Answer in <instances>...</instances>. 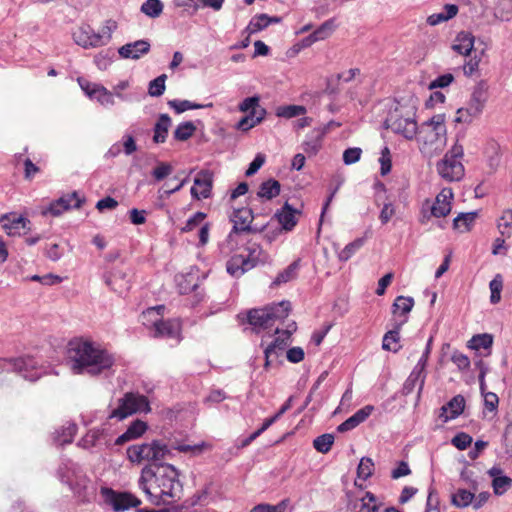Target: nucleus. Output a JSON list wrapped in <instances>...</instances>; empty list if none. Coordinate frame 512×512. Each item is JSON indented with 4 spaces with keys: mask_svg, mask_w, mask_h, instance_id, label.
<instances>
[{
    "mask_svg": "<svg viewBox=\"0 0 512 512\" xmlns=\"http://www.w3.org/2000/svg\"><path fill=\"white\" fill-rule=\"evenodd\" d=\"M486 102L485 92L480 86H476L473 89L471 98L466 107L459 108L457 114L459 115L456 119L458 122H470L473 117H477L481 114L484 104Z\"/></svg>",
    "mask_w": 512,
    "mask_h": 512,
    "instance_id": "f8f14e48",
    "label": "nucleus"
},
{
    "mask_svg": "<svg viewBox=\"0 0 512 512\" xmlns=\"http://www.w3.org/2000/svg\"><path fill=\"white\" fill-rule=\"evenodd\" d=\"M147 430V425L141 420L134 421L127 430L117 437L115 445H122L128 441L134 440L142 436Z\"/></svg>",
    "mask_w": 512,
    "mask_h": 512,
    "instance_id": "bb28decb",
    "label": "nucleus"
},
{
    "mask_svg": "<svg viewBox=\"0 0 512 512\" xmlns=\"http://www.w3.org/2000/svg\"><path fill=\"white\" fill-rule=\"evenodd\" d=\"M454 81V76L451 73H446L443 75L438 76L436 79H434L430 84L429 88H445L449 86Z\"/></svg>",
    "mask_w": 512,
    "mask_h": 512,
    "instance_id": "338daca9",
    "label": "nucleus"
},
{
    "mask_svg": "<svg viewBox=\"0 0 512 512\" xmlns=\"http://www.w3.org/2000/svg\"><path fill=\"white\" fill-rule=\"evenodd\" d=\"M254 219V215L251 209L249 208H239L235 209L230 216V220L233 223V227L230 233L227 236V242L231 249H234L238 242L236 237L243 233H257L262 232L266 229V226L262 228L253 227L252 221Z\"/></svg>",
    "mask_w": 512,
    "mask_h": 512,
    "instance_id": "0eeeda50",
    "label": "nucleus"
},
{
    "mask_svg": "<svg viewBox=\"0 0 512 512\" xmlns=\"http://www.w3.org/2000/svg\"><path fill=\"white\" fill-rule=\"evenodd\" d=\"M335 27L336 25L334 19H329L322 23L315 31H313V34L317 41L325 40L332 34V32L335 30Z\"/></svg>",
    "mask_w": 512,
    "mask_h": 512,
    "instance_id": "864d4df0",
    "label": "nucleus"
},
{
    "mask_svg": "<svg viewBox=\"0 0 512 512\" xmlns=\"http://www.w3.org/2000/svg\"><path fill=\"white\" fill-rule=\"evenodd\" d=\"M196 129L192 121L182 122L174 130L173 137L177 141H187L194 135Z\"/></svg>",
    "mask_w": 512,
    "mask_h": 512,
    "instance_id": "58836bf2",
    "label": "nucleus"
},
{
    "mask_svg": "<svg viewBox=\"0 0 512 512\" xmlns=\"http://www.w3.org/2000/svg\"><path fill=\"white\" fill-rule=\"evenodd\" d=\"M334 440L335 438L333 434L325 433L314 439L313 447L316 451L326 454L331 450Z\"/></svg>",
    "mask_w": 512,
    "mask_h": 512,
    "instance_id": "37998d69",
    "label": "nucleus"
},
{
    "mask_svg": "<svg viewBox=\"0 0 512 512\" xmlns=\"http://www.w3.org/2000/svg\"><path fill=\"white\" fill-rule=\"evenodd\" d=\"M27 223H29V221L26 218L17 217L14 218L10 223H4L3 228L5 229L8 235L14 236L16 234H20L19 230L21 228L25 229Z\"/></svg>",
    "mask_w": 512,
    "mask_h": 512,
    "instance_id": "5fc2aeb1",
    "label": "nucleus"
},
{
    "mask_svg": "<svg viewBox=\"0 0 512 512\" xmlns=\"http://www.w3.org/2000/svg\"><path fill=\"white\" fill-rule=\"evenodd\" d=\"M463 156V146L455 143L436 164L439 176L447 182L460 181L465 175Z\"/></svg>",
    "mask_w": 512,
    "mask_h": 512,
    "instance_id": "39448f33",
    "label": "nucleus"
},
{
    "mask_svg": "<svg viewBox=\"0 0 512 512\" xmlns=\"http://www.w3.org/2000/svg\"><path fill=\"white\" fill-rule=\"evenodd\" d=\"M477 212L461 213L453 220V228L460 231H469L477 218Z\"/></svg>",
    "mask_w": 512,
    "mask_h": 512,
    "instance_id": "4c0bfd02",
    "label": "nucleus"
},
{
    "mask_svg": "<svg viewBox=\"0 0 512 512\" xmlns=\"http://www.w3.org/2000/svg\"><path fill=\"white\" fill-rule=\"evenodd\" d=\"M300 267V260H295L282 272H280L273 281V285L278 286L287 283L296 278Z\"/></svg>",
    "mask_w": 512,
    "mask_h": 512,
    "instance_id": "c9c22d12",
    "label": "nucleus"
},
{
    "mask_svg": "<svg viewBox=\"0 0 512 512\" xmlns=\"http://www.w3.org/2000/svg\"><path fill=\"white\" fill-rule=\"evenodd\" d=\"M489 288L491 291L490 302L497 304L501 300V291L503 288V278L500 274H496L495 277L490 281Z\"/></svg>",
    "mask_w": 512,
    "mask_h": 512,
    "instance_id": "09e8293b",
    "label": "nucleus"
},
{
    "mask_svg": "<svg viewBox=\"0 0 512 512\" xmlns=\"http://www.w3.org/2000/svg\"><path fill=\"white\" fill-rule=\"evenodd\" d=\"M104 430L101 428H94L89 430L78 442V446L85 449L91 448L97 444L103 435Z\"/></svg>",
    "mask_w": 512,
    "mask_h": 512,
    "instance_id": "c03bdc74",
    "label": "nucleus"
},
{
    "mask_svg": "<svg viewBox=\"0 0 512 512\" xmlns=\"http://www.w3.org/2000/svg\"><path fill=\"white\" fill-rule=\"evenodd\" d=\"M105 284L119 295L124 294L130 288V280L125 271L114 268L103 276Z\"/></svg>",
    "mask_w": 512,
    "mask_h": 512,
    "instance_id": "2eb2a0df",
    "label": "nucleus"
},
{
    "mask_svg": "<svg viewBox=\"0 0 512 512\" xmlns=\"http://www.w3.org/2000/svg\"><path fill=\"white\" fill-rule=\"evenodd\" d=\"M73 37L75 42L83 48L104 45V35L94 32V30L88 25L82 26L75 31Z\"/></svg>",
    "mask_w": 512,
    "mask_h": 512,
    "instance_id": "dca6fc26",
    "label": "nucleus"
},
{
    "mask_svg": "<svg viewBox=\"0 0 512 512\" xmlns=\"http://www.w3.org/2000/svg\"><path fill=\"white\" fill-rule=\"evenodd\" d=\"M83 201L84 199L80 198L76 191L60 197V203H63V208L65 210L79 208Z\"/></svg>",
    "mask_w": 512,
    "mask_h": 512,
    "instance_id": "4d7b16f0",
    "label": "nucleus"
},
{
    "mask_svg": "<svg viewBox=\"0 0 512 512\" xmlns=\"http://www.w3.org/2000/svg\"><path fill=\"white\" fill-rule=\"evenodd\" d=\"M374 472V462L369 457L361 458L359 465L357 467V476L362 480H367L373 475Z\"/></svg>",
    "mask_w": 512,
    "mask_h": 512,
    "instance_id": "8fccbe9b",
    "label": "nucleus"
},
{
    "mask_svg": "<svg viewBox=\"0 0 512 512\" xmlns=\"http://www.w3.org/2000/svg\"><path fill=\"white\" fill-rule=\"evenodd\" d=\"M475 498V492L466 489H458L451 496V503L457 508H465L472 505V501Z\"/></svg>",
    "mask_w": 512,
    "mask_h": 512,
    "instance_id": "72a5a7b5",
    "label": "nucleus"
},
{
    "mask_svg": "<svg viewBox=\"0 0 512 512\" xmlns=\"http://www.w3.org/2000/svg\"><path fill=\"white\" fill-rule=\"evenodd\" d=\"M242 112L265 111L259 106V97L253 96L245 98L239 105Z\"/></svg>",
    "mask_w": 512,
    "mask_h": 512,
    "instance_id": "bf43d9fd",
    "label": "nucleus"
},
{
    "mask_svg": "<svg viewBox=\"0 0 512 512\" xmlns=\"http://www.w3.org/2000/svg\"><path fill=\"white\" fill-rule=\"evenodd\" d=\"M280 194V183L275 179H268L261 183L257 196L266 200H271Z\"/></svg>",
    "mask_w": 512,
    "mask_h": 512,
    "instance_id": "2f4dec72",
    "label": "nucleus"
},
{
    "mask_svg": "<svg viewBox=\"0 0 512 512\" xmlns=\"http://www.w3.org/2000/svg\"><path fill=\"white\" fill-rule=\"evenodd\" d=\"M0 372H17L24 379L32 382L42 375V369L36 367V361L31 357L0 359Z\"/></svg>",
    "mask_w": 512,
    "mask_h": 512,
    "instance_id": "9b49d317",
    "label": "nucleus"
},
{
    "mask_svg": "<svg viewBox=\"0 0 512 512\" xmlns=\"http://www.w3.org/2000/svg\"><path fill=\"white\" fill-rule=\"evenodd\" d=\"M385 125L394 133L402 135L407 140L414 139L418 132L414 114L410 111L404 112L402 109H395L391 112L385 120Z\"/></svg>",
    "mask_w": 512,
    "mask_h": 512,
    "instance_id": "6e6552de",
    "label": "nucleus"
},
{
    "mask_svg": "<svg viewBox=\"0 0 512 512\" xmlns=\"http://www.w3.org/2000/svg\"><path fill=\"white\" fill-rule=\"evenodd\" d=\"M212 185L213 173L207 169L201 170L194 178V186L190 190L192 197L197 200L209 198Z\"/></svg>",
    "mask_w": 512,
    "mask_h": 512,
    "instance_id": "4468645a",
    "label": "nucleus"
},
{
    "mask_svg": "<svg viewBox=\"0 0 512 512\" xmlns=\"http://www.w3.org/2000/svg\"><path fill=\"white\" fill-rule=\"evenodd\" d=\"M275 332L278 336L264 350L266 367L269 366L273 360L282 356L290 340L291 332L289 330L280 331L279 328H276Z\"/></svg>",
    "mask_w": 512,
    "mask_h": 512,
    "instance_id": "ddd939ff",
    "label": "nucleus"
},
{
    "mask_svg": "<svg viewBox=\"0 0 512 512\" xmlns=\"http://www.w3.org/2000/svg\"><path fill=\"white\" fill-rule=\"evenodd\" d=\"M305 113L306 108L302 105H286L278 107L276 115L278 117L290 119L293 117L304 115Z\"/></svg>",
    "mask_w": 512,
    "mask_h": 512,
    "instance_id": "a18cd8bd",
    "label": "nucleus"
},
{
    "mask_svg": "<svg viewBox=\"0 0 512 512\" xmlns=\"http://www.w3.org/2000/svg\"><path fill=\"white\" fill-rule=\"evenodd\" d=\"M414 306V299L412 297L398 296L392 305V313L404 319L408 318V314Z\"/></svg>",
    "mask_w": 512,
    "mask_h": 512,
    "instance_id": "c756f323",
    "label": "nucleus"
},
{
    "mask_svg": "<svg viewBox=\"0 0 512 512\" xmlns=\"http://www.w3.org/2000/svg\"><path fill=\"white\" fill-rule=\"evenodd\" d=\"M78 83H79L81 89L85 92V94L91 99H93L95 97V95L97 94V92H98V91H96L97 88H100L102 86L100 84L91 83L82 77L78 78Z\"/></svg>",
    "mask_w": 512,
    "mask_h": 512,
    "instance_id": "e2e57ef3",
    "label": "nucleus"
},
{
    "mask_svg": "<svg viewBox=\"0 0 512 512\" xmlns=\"http://www.w3.org/2000/svg\"><path fill=\"white\" fill-rule=\"evenodd\" d=\"M475 37L467 31L459 32L452 44V49L463 56H469L474 48Z\"/></svg>",
    "mask_w": 512,
    "mask_h": 512,
    "instance_id": "5701e85b",
    "label": "nucleus"
},
{
    "mask_svg": "<svg viewBox=\"0 0 512 512\" xmlns=\"http://www.w3.org/2000/svg\"><path fill=\"white\" fill-rule=\"evenodd\" d=\"M149 411L150 405L146 396L139 393L128 392L119 399L118 407L110 413L109 418L123 420L134 413H147Z\"/></svg>",
    "mask_w": 512,
    "mask_h": 512,
    "instance_id": "1a4fd4ad",
    "label": "nucleus"
},
{
    "mask_svg": "<svg viewBox=\"0 0 512 512\" xmlns=\"http://www.w3.org/2000/svg\"><path fill=\"white\" fill-rule=\"evenodd\" d=\"M77 432V426L74 423H70L63 427L61 431L57 432L56 441L60 445L69 444L73 441L74 436Z\"/></svg>",
    "mask_w": 512,
    "mask_h": 512,
    "instance_id": "de8ad7c7",
    "label": "nucleus"
},
{
    "mask_svg": "<svg viewBox=\"0 0 512 512\" xmlns=\"http://www.w3.org/2000/svg\"><path fill=\"white\" fill-rule=\"evenodd\" d=\"M498 229L501 235H512V210H506L498 220Z\"/></svg>",
    "mask_w": 512,
    "mask_h": 512,
    "instance_id": "603ef678",
    "label": "nucleus"
},
{
    "mask_svg": "<svg viewBox=\"0 0 512 512\" xmlns=\"http://www.w3.org/2000/svg\"><path fill=\"white\" fill-rule=\"evenodd\" d=\"M266 308L269 310L271 321L274 323L276 320H283L288 316L291 305L289 301H281Z\"/></svg>",
    "mask_w": 512,
    "mask_h": 512,
    "instance_id": "e433bc0d",
    "label": "nucleus"
},
{
    "mask_svg": "<svg viewBox=\"0 0 512 512\" xmlns=\"http://www.w3.org/2000/svg\"><path fill=\"white\" fill-rule=\"evenodd\" d=\"M453 199V192L451 188H443L436 196L433 205L431 206V214L434 217H445L451 211V200Z\"/></svg>",
    "mask_w": 512,
    "mask_h": 512,
    "instance_id": "6ab92c4d",
    "label": "nucleus"
},
{
    "mask_svg": "<svg viewBox=\"0 0 512 512\" xmlns=\"http://www.w3.org/2000/svg\"><path fill=\"white\" fill-rule=\"evenodd\" d=\"M166 78L167 76L165 74H162L149 82L148 94L151 97H160L161 95H163L166 88Z\"/></svg>",
    "mask_w": 512,
    "mask_h": 512,
    "instance_id": "3c124183",
    "label": "nucleus"
},
{
    "mask_svg": "<svg viewBox=\"0 0 512 512\" xmlns=\"http://www.w3.org/2000/svg\"><path fill=\"white\" fill-rule=\"evenodd\" d=\"M425 379H426L425 370H423L415 365L413 370L411 371V373L409 374V376L407 377L406 381L403 384V388H402L403 394L404 395L411 394L414 391L416 385H418V393L417 394H418V398H420L421 393L424 388Z\"/></svg>",
    "mask_w": 512,
    "mask_h": 512,
    "instance_id": "412c9836",
    "label": "nucleus"
},
{
    "mask_svg": "<svg viewBox=\"0 0 512 512\" xmlns=\"http://www.w3.org/2000/svg\"><path fill=\"white\" fill-rule=\"evenodd\" d=\"M407 322V317L401 319L393 330L388 331L383 336L382 348L387 351L397 352L399 347L397 346L400 340V329L402 325Z\"/></svg>",
    "mask_w": 512,
    "mask_h": 512,
    "instance_id": "cd10ccee",
    "label": "nucleus"
},
{
    "mask_svg": "<svg viewBox=\"0 0 512 512\" xmlns=\"http://www.w3.org/2000/svg\"><path fill=\"white\" fill-rule=\"evenodd\" d=\"M177 469L171 464L146 465L138 479V487L155 505L171 504L182 493V484Z\"/></svg>",
    "mask_w": 512,
    "mask_h": 512,
    "instance_id": "f257e3e1",
    "label": "nucleus"
},
{
    "mask_svg": "<svg viewBox=\"0 0 512 512\" xmlns=\"http://www.w3.org/2000/svg\"><path fill=\"white\" fill-rule=\"evenodd\" d=\"M150 51V43L141 39L121 46L118 50L119 55L125 59L137 60Z\"/></svg>",
    "mask_w": 512,
    "mask_h": 512,
    "instance_id": "aec40b11",
    "label": "nucleus"
},
{
    "mask_svg": "<svg viewBox=\"0 0 512 512\" xmlns=\"http://www.w3.org/2000/svg\"><path fill=\"white\" fill-rule=\"evenodd\" d=\"M300 214V210L293 208L288 202H285L282 208L275 213L274 218L277 219L281 228L288 232L296 226Z\"/></svg>",
    "mask_w": 512,
    "mask_h": 512,
    "instance_id": "a211bd4d",
    "label": "nucleus"
},
{
    "mask_svg": "<svg viewBox=\"0 0 512 512\" xmlns=\"http://www.w3.org/2000/svg\"><path fill=\"white\" fill-rule=\"evenodd\" d=\"M226 270L232 277L238 278L245 272L251 270V268L245 261L244 255L236 254L227 261Z\"/></svg>",
    "mask_w": 512,
    "mask_h": 512,
    "instance_id": "c85d7f7f",
    "label": "nucleus"
},
{
    "mask_svg": "<svg viewBox=\"0 0 512 512\" xmlns=\"http://www.w3.org/2000/svg\"><path fill=\"white\" fill-rule=\"evenodd\" d=\"M465 399L461 395L454 396L445 406L442 407L443 411H448L449 415L446 420L457 418L464 410Z\"/></svg>",
    "mask_w": 512,
    "mask_h": 512,
    "instance_id": "473e14b6",
    "label": "nucleus"
},
{
    "mask_svg": "<svg viewBox=\"0 0 512 512\" xmlns=\"http://www.w3.org/2000/svg\"><path fill=\"white\" fill-rule=\"evenodd\" d=\"M154 336L180 341L181 326L177 320H159L153 321Z\"/></svg>",
    "mask_w": 512,
    "mask_h": 512,
    "instance_id": "f3484780",
    "label": "nucleus"
},
{
    "mask_svg": "<svg viewBox=\"0 0 512 512\" xmlns=\"http://www.w3.org/2000/svg\"><path fill=\"white\" fill-rule=\"evenodd\" d=\"M493 344V337L488 333L474 335L468 342V347L472 350L480 351L481 349L488 351L485 355L490 354Z\"/></svg>",
    "mask_w": 512,
    "mask_h": 512,
    "instance_id": "7c9ffc66",
    "label": "nucleus"
},
{
    "mask_svg": "<svg viewBox=\"0 0 512 512\" xmlns=\"http://www.w3.org/2000/svg\"><path fill=\"white\" fill-rule=\"evenodd\" d=\"M364 245L363 238H357L347 244L338 254L340 261H348L362 246Z\"/></svg>",
    "mask_w": 512,
    "mask_h": 512,
    "instance_id": "49530a36",
    "label": "nucleus"
},
{
    "mask_svg": "<svg viewBox=\"0 0 512 512\" xmlns=\"http://www.w3.org/2000/svg\"><path fill=\"white\" fill-rule=\"evenodd\" d=\"M245 250L247 251V255L244 256V259L248 265H250L251 269L256 267L258 264L265 263L268 259V255L263 251L260 244L256 242L249 241Z\"/></svg>",
    "mask_w": 512,
    "mask_h": 512,
    "instance_id": "393cba45",
    "label": "nucleus"
},
{
    "mask_svg": "<svg viewBox=\"0 0 512 512\" xmlns=\"http://www.w3.org/2000/svg\"><path fill=\"white\" fill-rule=\"evenodd\" d=\"M452 444L459 450H465L472 443V437L464 432L456 434L452 438Z\"/></svg>",
    "mask_w": 512,
    "mask_h": 512,
    "instance_id": "680f3d73",
    "label": "nucleus"
},
{
    "mask_svg": "<svg viewBox=\"0 0 512 512\" xmlns=\"http://www.w3.org/2000/svg\"><path fill=\"white\" fill-rule=\"evenodd\" d=\"M247 319L250 325L259 332L273 326L269 310L267 308L251 309L248 312Z\"/></svg>",
    "mask_w": 512,
    "mask_h": 512,
    "instance_id": "4be33fe9",
    "label": "nucleus"
},
{
    "mask_svg": "<svg viewBox=\"0 0 512 512\" xmlns=\"http://www.w3.org/2000/svg\"><path fill=\"white\" fill-rule=\"evenodd\" d=\"M67 360L75 374L96 376L112 368L114 356L99 344L73 339L68 344Z\"/></svg>",
    "mask_w": 512,
    "mask_h": 512,
    "instance_id": "f03ea898",
    "label": "nucleus"
},
{
    "mask_svg": "<svg viewBox=\"0 0 512 512\" xmlns=\"http://www.w3.org/2000/svg\"><path fill=\"white\" fill-rule=\"evenodd\" d=\"M418 142L420 151L429 158L443 151L447 142L444 114L434 115L421 125Z\"/></svg>",
    "mask_w": 512,
    "mask_h": 512,
    "instance_id": "20e7f679",
    "label": "nucleus"
},
{
    "mask_svg": "<svg viewBox=\"0 0 512 512\" xmlns=\"http://www.w3.org/2000/svg\"><path fill=\"white\" fill-rule=\"evenodd\" d=\"M379 162L381 165V168H380L381 175L382 176L387 175L391 171V167H392L391 154H390V150L387 146H385L381 150V156L379 158Z\"/></svg>",
    "mask_w": 512,
    "mask_h": 512,
    "instance_id": "13d9d810",
    "label": "nucleus"
},
{
    "mask_svg": "<svg viewBox=\"0 0 512 512\" xmlns=\"http://www.w3.org/2000/svg\"><path fill=\"white\" fill-rule=\"evenodd\" d=\"M204 443L197 445L166 444L162 440H152L130 445L126 450L127 459L133 464L150 463L151 466L163 464L162 461L171 458L173 450L198 455L202 452Z\"/></svg>",
    "mask_w": 512,
    "mask_h": 512,
    "instance_id": "7ed1b4c3",
    "label": "nucleus"
},
{
    "mask_svg": "<svg viewBox=\"0 0 512 512\" xmlns=\"http://www.w3.org/2000/svg\"><path fill=\"white\" fill-rule=\"evenodd\" d=\"M97 94L93 99H96L101 105L111 107L115 104L113 92L106 89L104 86L97 88Z\"/></svg>",
    "mask_w": 512,
    "mask_h": 512,
    "instance_id": "6e6d98bb",
    "label": "nucleus"
},
{
    "mask_svg": "<svg viewBox=\"0 0 512 512\" xmlns=\"http://www.w3.org/2000/svg\"><path fill=\"white\" fill-rule=\"evenodd\" d=\"M266 114V111H253L243 117L238 123L237 128L242 131H248L259 124Z\"/></svg>",
    "mask_w": 512,
    "mask_h": 512,
    "instance_id": "f704fd0d",
    "label": "nucleus"
},
{
    "mask_svg": "<svg viewBox=\"0 0 512 512\" xmlns=\"http://www.w3.org/2000/svg\"><path fill=\"white\" fill-rule=\"evenodd\" d=\"M58 475L62 482L69 485L80 501L90 500L94 493V487L86 476L76 471L75 465L71 461H67L59 467Z\"/></svg>",
    "mask_w": 512,
    "mask_h": 512,
    "instance_id": "423d86ee",
    "label": "nucleus"
},
{
    "mask_svg": "<svg viewBox=\"0 0 512 512\" xmlns=\"http://www.w3.org/2000/svg\"><path fill=\"white\" fill-rule=\"evenodd\" d=\"M164 9L161 0H146L140 8V11L150 18L159 17Z\"/></svg>",
    "mask_w": 512,
    "mask_h": 512,
    "instance_id": "a19ab883",
    "label": "nucleus"
},
{
    "mask_svg": "<svg viewBox=\"0 0 512 512\" xmlns=\"http://www.w3.org/2000/svg\"><path fill=\"white\" fill-rule=\"evenodd\" d=\"M100 493L103 502L114 512H125L141 504V500L131 492L116 491L109 487H102Z\"/></svg>",
    "mask_w": 512,
    "mask_h": 512,
    "instance_id": "9d476101",
    "label": "nucleus"
},
{
    "mask_svg": "<svg viewBox=\"0 0 512 512\" xmlns=\"http://www.w3.org/2000/svg\"><path fill=\"white\" fill-rule=\"evenodd\" d=\"M488 474L493 478L492 486L496 495L504 494L512 486V479L503 475L501 468L494 466L489 469Z\"/></svg>",
    "mask_w": 512,
    "mask_h": 512,
    "instance_id": "b1692460",
    "label": "nucleus"
},
{
    "mask_svg": "<svg viewBox=\"0 0 512 512\" xmlns=\"http://www.w3.org/2000/svg\"><path fill=\"white\" fill-rule=\"evenodd\" d=\"M451 360L461 371L468 370L470 367V360L468 356L459 351H455L452 354Z\"/></svg>",
    "mask_w": 512,
    "mask_h": 512,
    "instance_id": "69168bd1",
    "label": "nucleus"
},
{
    "mask_svg": "<svg viewBox=\"0 0 512 512\" xmlns=\"http://www.w3.org/2000/svg\"><path fill=\"white\" fill-rule=\"evenodd\" d=\"M171 125L172 121L170 116L166 113L160 114L153 128V142L155 144H161L166 141Z\"/></svg>",
    "mask_w": 512,
    "mask_h": 512,
    "instance_id": "a878e982",
    "label": "nucleus"
},
{
    "mask_svg": "<svg viewBox=\"0 0 512 512\" xmlns=\"http://www.w3.org/2000/svg\"><path fill=\"white\" fill-rule=\"evenodd\" d=\"M362 150L359 147L348 148L343 152V162L351 165L358 162L361 158Z\"/></svg>",
    "mask_w": 512,
    "mask_h": 512,
    "instance_id": "052dcab7",
    "label": "nucleus"
},
{
    "mask_svg": "<svg viewBox=\"0 0 512 512\" xmlns=\"http://www.w3.org/2000/svg\"><path fill=\"white\" fill-rule=\"evenodd\" d=\"M168 105L177 114L183 113V112H185L187 110L201 109V108H204V107H211L212 106L211 103L208 104V105H202V104H197V103L191 102L189 100H178V99L169 100L168 101Z\"/></svg>",
    "mask_w": 512,
    "mask_h": 512,
    "instance_id": "ea45409f",
    "label": "nucleus"
},
{
    "mask_svg": "<svg viewBox=\"0 0 512 512\" xmlns=\"http://www.w3.org/2000/svg\"><path fill=\"white\" fill-rule=\"evenodd\" d=\"M502 443L505 453L512 458V421L505 427Z\"/></svg>",
    "mask_w": 512,
    "mask_h": 512,
    "instance_id": "0e129e2a",
    "label": "nucleus"
},
{
    "mask_svg": "<svg viewBox=\"0 0 512 512\" xmlns=\"http://www.w3.org/2000/svg\"><path fill=\"white\" fill-rule=\"evenodd\" d=\"M94 62L100 70H106L112 62V56L108 51H101L95 56Z\"/></svg>",
    "mask_w": 512,
    "mask_h": 512,
    "instance_id": "774afa93",
    "label": "nucleus"
},
{
    "mask_svg": "<svg viewBox=\"0 0 512 512\" xmlns=\"http://www.w3.org/2000/svg\"><path fill=\"white\" fill-rule=\"evenodd\" d=\"M269 25H270V16H268L267 14H259V15L254 16L250 20L248 26L246 27V31L249 34H254V33H257L259 31L265 29Z\"/></svg>",
    "mask_w": 512,
    "mask_h": 512,
    "instance_id": "79ce46f5",
    "label": "nucleus"
}]
</instances>
